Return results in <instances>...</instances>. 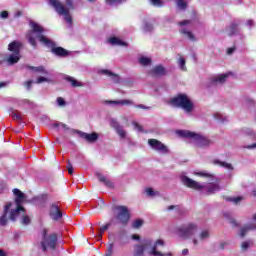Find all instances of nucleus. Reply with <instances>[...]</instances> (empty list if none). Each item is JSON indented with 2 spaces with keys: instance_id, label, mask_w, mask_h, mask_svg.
Listing matches in <instances>:
<instances>
[{
  "instance_id": "obj_1",
  "label": "nucleus",
  "mask_w": 256,
  "mask_h": 256,
  "mask_svg": "<svg viewBox=\"0 0 256 256\" xmlns=\"http://www.w3.org/2000/svg\"><path fill=\"white\" fill-rule=\"evenodd\" d=\"M31 30L27 32L26 39L28 40L29 44L33 47V49H37V39L42 45L51 49V53L56 55V57H67L69 55V51L65 48L55 46V42L53 40L47 38L43 33H45V28L39 25L36 22H30Z\"/></svg>"
},
{
  "instance_id": "obj_2",
  "label": "nucleus",
  "mask_w": 256,
  "mask_h": 256,
  "mask_svg": "<svg viewBox=\"0 0 256 256\" xmlns=\"http://www.w3.org/2000/svg\"><path fill=\"white\" fill-rule=\"evenodd\" d=\"M182 183L189 189H194V191H202L203 189H206V195H213L216 191H221V186H219L218 182L204 186L187 176H183Z\"/></svg>"
},
{
  "instance_id": "obj_3",
  "label": "nucleus",
  "mask_w": 256,
  "mask_h": 256,
  "mask_svg": "<svg viewBox=\"0 0 256 256\" xmlns=\"http://www.w3.org/2000/svg\"><path fill=\"white\" fill-rule=\"evenodd\" d=\"M49 5L55 9L58 15H63L66 22H68L70 25L73 23V18L71 17V14H69L71 9H75L73 0H66L67 7H65V5H63V3H61L59 0H49Z\"/></svg>"
},
{
  "instance_id": "obj_4",
  "label": "nucleus",
  "mask_w": 256,
  "mask_h": 256,
  "mask_svg": "<svg viewBox=\"0 0 256 256\" xmlns=\"http://www.w3.org/2000/svg\"><path fill=\"white\" fill-rule=\"evenodd\" d=\"M169 105L183 109L186 113H191L195 107L187 94H178L169 100Z\"/></svg>"
},
{
  "instance_id": "obj_5",
  "label": "nucleus",
  "mask_w": 256,
  "mask_h": 256,
  "mask_svg": "<svg viewBox=\"0 0 256 256\" xmlns=\"http://www.w3.org/2000/svg\"><path fill=\"white\" fill-rule=\"evenodd\" d=\"M59 240L57 233H52L50 235L47 234V229L42 230V241L40 245L42 247V251L45 252L47 249H51V251H55L57 249V241Z\"/></svg>"
},
{
  "instance_id": "obj_6",
  "label": "nucleus",
  "mask_w": 256,
  "mask_h": 256,
  "mask_svg": "<svg viewBox=\"0 0 256 256\" xmlns=\"http://www.w3.org/2000/svg\"><path fill=\"white\" fill-rule=\"evenodd\" d=\"M112 210L116 213L115 217L123 225L126 227L129 221H131V212L127 206L123 205H115L112 207Z\"/></svg>"
},
{
  "instance_id": "obj_7",
  "label": "nucleus",
  "mask_w": 256,
  "mask_h": 256,
  "mask_svg": "<svg viewBox=\"0 0 256 256\" xmlns=\"http://www.w3.org/2000/svg\"><path fill=\"white\" fill-rule=\"evenodd\" d=\"M178 134L181 137H186L188 139H195L198 147H209L211 145V140L195 132L180 130Z\"/></svg>"
},
{
  "instance_id": "obj_8",
  "label": "nucleus",
  "mask_w": 256,
  "mask_h": 256,
  "mask_svg": "<svg viewBox=\"0 0 256 256\" xmlns=\"http://www.w3.org/2000/svg\"><path fill=\"white\" fill-rule=\"evenodd\" d=\"M198 229L199 226H197V224L190 222L187 225L179 227L178 233L182 239H189V237H193V235L197 233Z\"/></svg>"
},
{
  "instance_id": "obj_9",
  "label": "nucleus",
  "mask_w": 256,
  "mask_h": 256,
  "mask_svg": "<svg viewBox=\"0 0 256 256\" xmlns=\"http://www.w3.org/2000/svg\"><path fill=\"white\" fill-rule=\"evenodd\" d=\"M153 245L151 240H143L141 243L134 245L133 256H145V251Z\"/></svg>"
},
{
  "instance_id": "obj_10",
  "label": "nucleus",
  "mask_w": 256,
  "mask_h": 256,
  "mask_svg": "<svg viewBox=\"0 0 256 256\" xmlns=\"http://www.w3.org/2000/svg\"><path fill=\"white\" fill-rule=\"evenodd\" d=\"M148 145L154 149V151H158V153H162L163 155L169 153V148L157 139H148Z\"/></svg>"
},
{
  "instance_id": "obj_11",
  "label": "nucleus",
  "mask_w": 256,
  "mask_h": 256,
  "mask_svg": "<svg viewBox=\"0 0 256 256\" xmlns=\"http://www.w3.org/2000/svg\"><path fill=\"white\" fill-rule=\"evenodd\" d=\"M49 215L53 221H60V219H63V212L61 211L57 203H52L50 205Z\"/></svg>"
},
{
  "instance_id": "obj_12",
  "label": "nucleus",
  "mask_w": 256,
  "mask_h": 256,
  "mask_svg": "<svg viewBox=\"0 0 256 256\" xmlns=\"http://www.w3.org/2000/svg\"><path fill=\"white\" fill-rule=\"evenodd\" d=\"M11 207H13V203L11 202H7L4 206L3 214L0 216V227H5L7 223H9V218L7 217V215H9Z\"/></svg>"
},
{
  "instance_id": "obj_13",
  "label": "nucleus",
  "mask_w": 256,
  "mask_h": 256,
  "mask_svg": "<svg viewBox=\"0 0 256 256\" xmlns=\"http://www.w3.org/2000/svg\"><path fill=\"white\" fill-rule=\"evenodd\" d=\"M148 75H150V77H165V75H167V69H165L163 65L159 64L152 68L148 72Z\"/></svg>"
},
{
  "instance_id": "obj_14",
  "label": "nucleus",
  "mask_w": 256,
  "mask_h": 256,
  "mask_svg": "<svg viewBox=\"0 0 256 256\" xmlns=\"http://www.w3.org/2000/svg\"><path fill=\"white\" fill-rule=\"evenodd\" d=\"M79 136L82 139H85L87 143H95L99 139V134L97 132H92V133H85V132H79Z\"/></svg>"
},
{
  "instance_id": "obj_15",
  "label": "nucleus",
  "mask_w": 256,
  "mask_h": 256,
  "mask_svg": "<svg viewBox=\"0 0 256 256\" xmlns=\"http://www.w3.org/2000/svg\"><path fill=\"white\" fill-rule=\"evenodd\" d=\"M21 47H23V43L19 41H12L8 45V51L13 53L14 55H21Z\"/></svg>"
},
{
  "instance_id": "obj_16",
  "label": "nucleus",
  "mask_w": 256,
  "mask_h": 256,
  "mask_svg": "<svg viewBox=\"0 0 256 256\" xmlns=\"http://www.w3.org/2000/svg\"><path fill=\"white\" fill-rule=\"evenodd\" d=\"M157 247H165V241L158 239L150 251V254L153 256H165L162 252L157 251Z\"/></svg>"
},
{
  "instance_id": "obj_17",
  "label": "nucleus",
  "mask_w": 256,
  "mask_h": 256,
  "mask_svg": "<svg viewBox=\"0 0 256 256\" xmlns=\"http://www.w3.org/2000/svg\"><path fill=\"white\" fill-rule=\"evenodd\" d=\"M25 213V208L23 206H17L16 209H12L9 214L10 221H17V217H19V213Z\"/></svg>"
},
{
  "instance_id": "obj_18",
  "label": "nucleus",
  "mask_w": 256,
  "mask_h": 256,
  "mask_svg": "<svg viewBox=\"0 0 256 256\" xmlns=\"http://www.w3.org/2000/svg\"><path fill=\"white\" fill-rule=\"evenodd\" d=\"M13 194L16 197L15 198L16 206H22L21 203H23V201H25V194L17 188L13 189Z\"/></svg>"
},
{
  "instance_id": "obj_19",
  "label": "nucleus",
  "mask_w": 256,
  "mask_h": 256,
  "mask_svg": "<svg viewBox=\"0 0 256 256\" xmlns=\"http://www.w3.org/2000/svg\"><path fill=\"white\" fill-rule=\"evenodd\" d=\"M109 105H126V106H131L135 105V102L133 100L125 99V100H110L107 101Z\"/></svg>"
},
{
  "instance_id": "obj_20",
  "label": "nucleus",
  "mask_w": 256,
  "mask_h": 256,
  "mask_svg": "<svg viewBox=\"0 0 256 256\" xmlns=\"http://www.w3.org/2000/svg\"><path fill=\"white\" fill-rule=\"evenodd\" d=\"M256 225L255 224H246L240 229V237H245L249 231H255Z\"/></svg>"
},
{
  "instance_id": "obj_21",
  "label": "nucleus",
  "mask_w": 256,
  "mask_h": 256,
  "mask_svg": "<svg viewBox=\"0 0 256 256\" xmlns=\"http://www.w3.org/2000/svg\"><path fill=\"white\" fill-rule=\"evenodd\" d=\"M226 31L228 32L229 37H233V35H237L239 31V24L232 22L228 28H226Z\"/></svg>"
},
{
  "instance_id": "obj_22",
  "label": "nucleus",
  "mask_w": 256,
  "mask_h": 256,
  "mask_svg": "<svg viewBox=\"0 0 256 256\" xmlns=\"http://www.w3.org/2000/svg\"><path fill=\"white\" fill-rule=\"evenodd\" d=\"M97 177H98L100 183H104V185H105L106 187H108V189H113V187H115V186L113 185V182H111L109 179H107V177L103 176V174H99V173H98V174H97Z\"/></svg>"
},
{
  "instance_id": "obj_23",
  "label": "nucleus",
  "mask_w": 256,
  "mask_h": 256,
  "mask_svg": "<svg viewBox=\"0 0 256 256\" xmlns=\"http://www.w3.org/2000/svg\"><path fill=\"white\" fill-rule=\"evenodd\" d=\"M65 81L71 84V87H83V82H79L77 79L73 78L72 76H66Z\"/></svg>"
},
{
  "instance_id": "obj_24",
  "label": "nucleus",
  "mask_w": 256,
  "mask_h": 256,
  "mask_svg": "<svg viewBox=\"0 0 256 256\" xmlns=\"http://www.w3.org/2000/svg\"><path fill=\"white\" fill-rule=\"evenodd\" d=\"M21 59V54H11L7 58V62L9 65H15V63H19V60Z\"/></svg>"
},
{
  "instance_id": "obj_25",
  "label": "nucleus",
  "mask_w": 256,
  "mask_h": 256,
  "mask_svg": "<svg viewBox=\"0 0 256 256\" xmlns=\"http://www.w3.org/2000/svg\"><path fill=\"white\" fill-rule=\"evenodd\" d=\"M214 165H220V167H224V169H228L229 171H233V165L231 163L223 162L220 160H214Z\"/></svg>"
},
{
  "instance_id": "obj_26",
  "label": "nucleus",
  "mask_w": 256,
  "mask_h": 256,
  "mask_svg": "<svg viewBox=\"0 0 256 256\" xmlns=\"http://www.w3.org/2000/svg\"><path fill=\"white\" fill-rule=\"evenodd\" d=\"M101 73L103 75H108L109 77H112L114 83H119V75H117L107 69L102 70Z\"/></svg>"
},
{
  "instance_id": "obj_27",
  "label": "nucleus",
  "mask_w": 256,
  "mask_h": 256,
  "mask_svg": "<svg viewBox=\"0 0 256 256\" xmlns=\"http://www.w3.org/2000/svg\"><path fill=\"white\" fill-rule=\"evenodd\" d=\"M108 41L111 43V45H121L123 47L127 46V42H123V40H120L117 37H111Z\"/></svg>"
},
{
  "instance_id": "obj_28",
  "label": "nucleus",
  "mask_w": 256,
  "mask_h": 256,
  "mask_svg": "<svg viewBox=\"0 0 256 256\" xmlns=\"http://www.w3.org/2000/svg\"><path fill=\"white\" fill-rule=\"evenodd\" d=\"M10 115L12 116V119H14L16 121H22L23 120V115L21 114V112H19L17 110H11Z\"/></svg>"
},
{
  "instance_id": "obj_29",
  "label": "nucleus",
  "mask_w": 256,
  "mask_h": 256,
  "mask_svg": "<svg viewBox=\"0 0 256 256\" xmlns=\"http://www.w3.org/2000/svg\"><path fill=\"white\" fill-rule=\"evenodd\" d=\"M180 33L182 35H185L188 39H190V41H197V39L195 38V35L191 31H187L186 29H182V30H180Z\"/></svg>"
},
{
  "instance_id": "obj_30",
  "label": "nucleus",
  "mask_w": 256,
  "mask_h": 256,
  "mask_svg": "<svg viewBox=\"0 0 256 256\" xmlns=\"http://www.w3.org/2000/svg\"><path fill=\"white\" fill-rule=\"evenodd\" d=\"M227 77H229V75L227 74H222L216 78H214L212 80V83H225L227 81Z\"/></svg>"
},
{
  "instance_id": "obj_31",
  "label": "nucleus",
  "mask_w": 256,
  "mask_h": 256,
  "mask_svg": "<svg viewBox=\"0 0 256 256\" xmlns=\"http://www.w3.org/2000/svg\"><path fill=\"white\" fill-rule=\"evenodd\" d=\"M178 65L181 71H187L186 61L185 58H183L182 56H180V58L178 59Z\"/></svg>"
},
{
  "instance_id": "obj_32",
  "label": "nucleus",
  "mask_w": 256,
  "mask_h": 256,
  "mask_svg": "<svg viewBox=\"0 0 256 256\" xmlns=\"http://www.w3.org/2000/svg\"><path fill=\"white\" fill-rule=\"evenodd\" d=\"M27 69H30V71H36L37 73H45V68L43 66H27Z\"/></svg>"
},
{
  "instance_id": "obj_33",
  "label": "nucleus",
  "mask_w": 256,
  "mask_h": 256,
  "mask_svg": "<svg viewBox=\"0 0 256 256\" xmlns=\"http://www.w3.org/2000/svg\"><path fill=\"white\" fill-rule=\"evenodd\" d=\"M210 233H209V230H203L202 232H200L199 234V239L200 241H204V239H209L210 237Z\"/></svg>"
},
{
  "instance_id": "obj_34",
  "label": "nucleus",
  "mask_w": 256,
  "mask_h": 256,
  "mask_svg": "<svg viewBox=\"0 0 256 256\" xmlns=\"http://www.w3.org/2000/svg\"><path fill=\"white\" fill-rule=\"evenodd\" d=\"M177 7L181 11H185V9H187V2H185V0H177Z\"/></svg>"
},
{
  "instance_id": "obj_35",
  "label": "nucleus",
  "mask_w": 256,
  "mask_h": 256,
  "mask_svg": "<svg viewBox=\"0 0 256 256\" xmlns=\"http://www.w3.org/2000/svg\"><path fill=\"white\" fill-rule=\"evenodd\" d=\"M109 227H111V223H108V224L102 226V227L99 229V231H100V233H99V239H102V238H103V234L105 233V231H107V229H109Z\"/></svg>"
},
{
  "instance_id": "obj_36",
  "label": "nucleus",
  "mask_w": 256,
  "mask_h": 256,
  "mask_svg": "<svg viewBox=\"0 0 256 256\" xmlns=\"http://www.w3.org/2000/svg\"><path fill=\"white\" fill-rule=\"evenodd\" d=\"M198 177H207L208 179H213V174L207 171H201L197 173Z\"/></svg>"
},
{
  "instance_id": "obj_37",
  "label": "nucleus",
  "mask_w": 256,
  "mask_h": 256,
  "mask_svg": "<svg viewBox=\"0 0 256 256\" xmlns=\"http://www.w3.org/2000/svg\"><path fill=\"white\" fill-rule=\"evenodd\" d=\"M139 63L141 65L147 66V65H151V59L147 58V57H141L139 59Z\"/></svg>"
},
{
  "instance_id": "obj_38",
  "label": "nucleus",
  "mask_w": 256,
  "mask_h": 256,
  "mask_svg": "<svg viewBox=\"0 0 256 256\" xmlns=\"http://www.w3.org/2000/svg\"><path fill=\"white\" fill-rule=\"evenodd\" d=\"M110 125L113 129H115V131H117L118 129H120L122 127L121 124H119V122H117V120H115V119H112L110 121Z\"/></svg>"
},
{
  "instance_id": "obj_39",
  "label": "nucleus",
  "mask_w": 256,
  "mask_h": 256,
  "mask_svg": "<svg viewBox=\"0 0 256 256\" xmlns=\"http://www.w3.org/2000/svg\"><path fill=\"white\" fill-rule=\"evenodd\" d=\"M143 226V220L137 219L133 222L132 227L133 229H139V227Z\"/></svg>"
},
{
  "instance_id": "obj_40",
  "label": "nucleus",
  "mask_w": 256,
  "mask_h": 256,
  "mask_svg": "<svg viewBox=\"0 0 256 256\" xmlns=\"http://www.w3.org/2000/svg\"><path fill=\"white\" fill-rule=\"evenodd\" d=\"M116 132L121 139H125V137L127 136V133L123 129V126H121L120 129L116 130Z\"/></svg>"
},
{
  "instance_id": "obj_41",
  "label": "nucleus",
  "mask_w": 256,
  "mask_h": 256,
  "mask_svg": "<svg viewBox=\"0 0 256 256\" xmlns=\"http://www.w3.org/2000/svg\"><path fill=\"white\" fill-rule=\"evenodd\" d=\"M226 201H230L232 203H239L240 201H243V197L238 196V197H230V198H226Z\"/></svg>"
},
{
  "instance_id": "obj_42",
  "label": "nucleus",
  "mask_w": 256,
  "mask_h": 256,
  "mask_svg": "<svg viewBox=\"0 0 256 256\" xmlns=\"http://www.w3.org/2000/svg\"><path fill=\"white\" fill-rule=\"evenodd\" d=\"M146 193L149 197H155V195H159V192H154L153 188H147Z\"/></svg>"
},
{
  "instance_id": "obj_43",
  "label": "nucleus",
  "mask_w": 256,
  "mask_h": 256,
  "mask_svg": "<svg viewBox=\"0 0 256 256\" xmlns=\"http://www.w3.org/2000/svg\"><path fill=\"white\" fill-rule=\"evenodd\" d=\"M113 247H114V244L110 243L108 245L107 253L104 256H112L113 255Z\"/></svg>"
},
{
  "instance_id": "obj_44",
  "label": "nucleus",
  "mask_w": 256,
  "mask_h": 256,
  "mask_svg": "<svg viewBox=\"0 0 256 256\" xmlns=\"http://www.w3.org/2000/svg\"><path fill=\"white\" fill-rule=\"evenodd\" d=\"M29 223H31V218L28 215H24L22 217V225H29Z\"/></svg>"
},
{
  "instance_id": "obj_45",
  "label": "nucleus",
  "mask_w": 256,
  "mask_h": 256,
  "mask_svg": "<svg viewBox=\"0 0 256 256\" xmlns=\"http://www.w3.org/2000/svg\"><path fill=\"white\" fill-rule=\"evenodd\" d=\"M123 239H127V235H125V231H122L119 234V241H120V245H123L125 242L123 241Z\"/></svg>"
},
{
  "instance_id": "obj_46",
  "label": "nucleus",
  "mask_w": 256,
  "mask_h": 256,
  "mask_svg": "<svg viewBox=\"0 0 256 256\" xmlns=\"http://www.w3.org/2000/svg\"><path fill=\"white\" fill-rule=\"evenodd\" d=\"M151 3L156 7H163V0H151Z\"/></svg>"
},
{
  "instance_id": "obj_47",
  "label": "nucleus",
  "mask_w": 256,
  "mask_h": 256,
  "mask_svg": "<svg viewBox=\"0 0 256 256\" xmlns=\"http://www.w3.org/2000/svg\"><path fill=\"white\" fill-rule=\"evenodd\" d=\"M249 245H251V242H249V241L242 242L241 247H242L243 251H247V249H249Z\"/></svg>"
},
{
  "instance_id": "obj_48",
  "label": "nucleus",
  "mask_w": 256,
  "mask_h": 256,
  "mask_svg": "<svg viewBox=\"0 0 256 256\" xmlns=\"http://www.w3.org/2000/svg\"><path fill=\"white\" fill-rule=\"evenodd\" d=\"M144 31H146V32L153 31V25L150 23H146L144 25Z\"/></svg>"
},
{
  "instance_id": "obj_49",
  "label": "nucleus",
  "mask_w": 256,
  "mask_h": 256,
  "mask_svg": "<svg viewBox=\"0 0 256 256\" xmlns=\"http://www.w3.org/2000/svg\"><path fill=\"white\" fill-rule=\"evenodd\" d=\"M57 103L60 107H64V105L66 104L65 99H63L62 97L57 98Z\"/></svg>"
},
{
  "instance_id": "obj_50",
  "label": "nucleus",
  "mask_w": 256,
  "mask_h": 256,
  "mask_svg": "<svg viewBox=\"0 0 256 256\" xmlns=\"http://www.w3.org/2000/svg\"><path fill=\"white\" fill-rule=\"evenodd\" d=\"M1 19H8L9 17V12L7 10H4L0 13Z\"/></svg>"
},
{
  "instance_id": "obj_51",
  "label": "nucleus",
  "mask_w": 256,
  "mask_h": 256,
  "mask_svg": "<svg viewBox=\"0 0 256 256\" xmlns=\"http://www.w3.org/2000/svg\"><path fill=\"white\" fill-rule=\"evenodd\" d=\"M67 170H68L69 175H73V165L71 164L70 161H68Z\"/></svg>"
},
{
  "instance_id": "obj_52",
  "label": "nucleus",
  "mask_w": 256,
  "mask_h": 256,
  "mask_svg": "<svg viewBox=\"0 0 256 256\" xmlns=\"http://www.w3.org/2000/svg\"><path fill=\"white\" fill-rule=\"evenodd\" d=\"M125 0H106L108 5H114V3H123Z\"/></svg>"
},
{
  "instance_id": "obj_53",
  "label": "nucleus",
  "mask_w": 256,
  "mask_h": 256,
  "mask_svg": "<svg viewBox=\"0 0 256 256\" xmlns=\"http://www.w3.org/2000/svg\"><path fill=\"white\" fill-rule=\"evenodd\" d=\"M191 24V20H183L178 22V25H180V27H183L185 25H190Z\"/></svg>"
},
{
  "instance_id": "obj_54",
  "label": "nucleus",
  "mask_w": 256,
  "mask_h": 256,
  "mask_svg": "<svg viewBox=\"0 0 256 256\" xmlns=\"http://www.w3.org/2000/svg\"><path fill=\"white\" fill-rule=\"evenodd\" d=\"M133 125H134V128L137 129V131L139 132L143 131V126H141L139 123L134 122Z\"/></svg>"
},
{
  "instance_id": "obj_55",
  "label": "nucleus",
  "mask_w": 256,
  "mask_h": 256,
  "mask_svg": "<svg viewBox=\"0 0 256 256\" xmlns=\"http://www.w3.org/2000/svg\"><path fill=\"white\" fill-rule=\"evenodd\" d=\"M24 85H25L26 89H28V91H29V89H31V85H33V80L26 81L24 83Z\"/></svg>"
},
{
  "instance_id": "obj_56",
  "label": "nucleus",
  "mask_w": 256,
  "mask_h": 256,
  "mask_svg": "<svg viewBox=\"0 0 256 256\" xmlns=\"http://www.w3.org/2000/svg\"><path fill=\"white\" fill-rule=\"evenodd\" d=\"M45 81H48V79L46 77L40 76L37 79L36 83H45Z\"/></svg>"
},
{
  "instance_id": "obj_57",
  "label": "nucleus",
  "mask_w": 256,
  "mask_h": 256,
  "mask_svg": "<svg viewBox=\"0 0 256 256\" xmlns=\"http://www.w3.org/2000/svg\"><path fill=\"white\" fill-rule=\"evenodd\" d=\"M131 239H133V241H141V236H139V234H133Z\"/></svg>"
},
{
  "instance_id": "obj_58",
  "label": "nucleus",
  "mask_w": 256,
  "mask_h": 256,
  "mask_svg": "<svg viewBox=\"0 0 256 256\" xmlns=\"http://www.w3.org/2000/svg\"><path fill=\"white\" fill-rule=\"evenodd\" d=\"M136 109H150L149 107L143 105V104H138L134 106Z\"/></svg>"
},
{
  "instance_id": "obj_59",
  "label": "nucleus",
  "mask_w": 256,
  "mask_h": 256,
  "mask_svg": "<svg viewBox=\"0 0 256 256\" xmlns=\"http://www.w3.org/2000/svg\"><path fill=\"white\" fill-rule=\"evenodd\" d=\"M227 53H228V55H233V53H235V47L228 48Z\"/></svg>"
},
{
  "instance_id": "obj_60",
  "label": "nucleus",
  "mask_w": 256,
  "mask_h": 256,
  "mask_svg": "<svg viewBox=\"0 0 256 256\" xmlns=\"http://www.w3.org/2000/svg\"><path fill=\"white\" fill-rule=\"evenodd\" d=\"M7 188L5 183H0V193Z\"/></svg>"
},
{
  "instance_id": "obj_61",
  "label": "nucleus",
  "mask_w": 256,
  "mask_h": 256,
  "mask_svg": "<svg viewBox=\"0 0 256 256\" xmlns=\"http://www.w3.org/2000/svg\"><path fill=\"white\" fill-rule=\"evenodd\" d=\"M246 148L247 149H256V143H254L252 145H248Z\"/></svg>"
},
{
  "instance_id": "obj_62",
  "label": "nucleus",
  "mask_w": 256,
  "mask_h": 256,
  "mask_svg": "<svg viewBox=\"0 0 256 256\" xmlns=\"http://www.w3.org/2000/svg\"><path fill=\"white\" fill-rule=\"evenodd\" d=\"M246 25L253 27V20H247Z\"/></svg>"
},
{
  "instance_id": "obj_63",
  "label": "nucleus",
  "mask_w": 256,
  "mask_h": 256,
  "mask_svg": "<svg viewBox=\"0 0 256 256\" xmlns=\"http://www.w3.org/2000/svg\"><path fill=\"white\" fill-rule=\"evenodd\" d=\"M230 223L232 225H234L235 227H237L239 225L236 220H231Z\"/></svg>"
},
{
  "instance_id": "obj_64",
  "label": "nucleus",
  "mask_w": 256,
  "mask_h": 256,
  "mask_svg": "<svg viewBox=\"0 0 256 256\" xmlns=\"http://www.w3.org/2000/svg\"><path fill=\"white\" fill-rule=\"evenodd\" d=\"M0 256H7V254L5 253V251L3 249H0Z\"/></svg>"
}]
</instances>
